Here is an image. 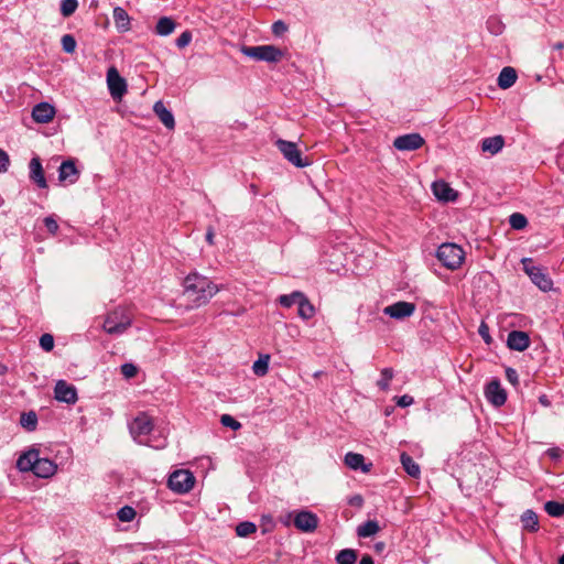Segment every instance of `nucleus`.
<instances>
[{
    "label": "nucleus",
    "instance_id": "obj_1",
    "mask_svg": "<svg viewBox=\"0 0 564 564\" xmlns=\"http://www.w3.org/2000/svg\"><path fill=\"white\" fill-rule=\"evenodd\" d=\"M184 296L188 301L187 308L206 305L220 291V286L197 272L189 273L183 282Z\"/></svg>",
    "mask_w": 564,
    "mask_h": 564
},
{
    "label": "nucleus",
    "instance_id": "obj_2",
    "mask_svg": "<svg viewBox=\"0 0 564 564\" xmlns=\"http://www.w3.org/2000/svg\"><path fill=\"white\" fill-rule=\"evenodd\" d=\"M20 471H32L40 478H48L56 473V464L48 458H41L39 449L30 448L20 455L17 460Z\"/></svg>",
    "mask_w": 564,
    "mask_h": 564
},
{
    "label": "nucleus",
    "instance_id": "obj_3",
    "mask_svg": "<svg viewBox=\"0 0 564 564\" xmlns=\"http://www.w3.org/2000/svg\"><path fill=\"white\" fill-rule=\"evenodd\" d=\"M436 258L446 269L456 270L464 262L465 251L456 243L445 242L437 248Z\"/></svg>",
    "mask_w": 564,
    "mask_h": 564
},
{
    "label": "nucleus",
    "instance_id": "obj_4",
    "mask_svg": "<svg viewBox=\"0 0 564 564\" xmlns=\"http://www.w3.org/2000/svg\"><path fill=\"white\" fill-rule=\"evenodd\" d=\"M240 51L250 58L268 63L280 62L283 57V52L274 45L242 46Z\"/></svg>",
    "mask_w": 564,
    "mask_h": 564
},
{
    "label": "nucleus",
    "instance_id": "obj_5",
    "mask_svg": "<svg viewBox=\"0 0 564 564\" xmlns=\"http://www.w3.org/2000/svg\"><path fill=\"white\" fill-rule=\"evenodd\" d=\"M131 323V317L123 310H115L106 316L102 328L109 335H121Z\"/></svg>",
    "mask_w": 564,
    "mask_h": 564
},
{
    "label": "nucleus",
    "instance_id": "obj_6",
    "mask_svg": "<svg viewBox=\"0 0 564 564\" xmlns=\"http://www.w3.org/2000/svg\"><path fill=\"white\" fill-rule=\"evenodd\" d=\"M275 145L283 154L284 159L296 167H305L311 164L308 158H303L297 144L283 139H278Z\"/></svg>",
    "mask_w": 564,
    "mask_h": 564
},
{
    "label": "nucleus",
    "instance_id": "obj_7",
    "mask_svg": "<svg viewBox=\"0 0 564 564\" xmlns=\"http://www.w3.org/2000/svg\"><path fill=\"white\" fill-rule=\"evenodd\" d=\"M523 270L531 281L543 292L550 291L553 286L551 278L540 267L534 265L530 258L522 259Z\"/></svg>",
    "mask_w": 564,
    "mask_h": 564
},
{
    "label": "nucleus",
    "instance_id": "obj_8",
    "mask_svg": "<svg viewBox=\"0 0 564 564\" xmlns=\"http://www.w3.org/2000/svg\"><path fill=\"white\" fill-rule=\"evenodd\" d=\"M153 430V421L145 413L140 412L130 423L129 431L134 441L143 443L142 437L148 436Z\"/></svg>",
    "mask_w": 564,
    "mask_h": 564
},
{
    "label": "nucleus",
    "instance_id": "obj_9",
    "mask_svg": "<svg viewBox=\"0 0 564 564\" xmlns=\"http://www.w3.org/2000/svg\"><path fill=\"white\" fill-rule=\"evenodd\" d=\"M195 484L194 475L185 469L173 471L169 477V488L178 494L188 492Z\"/></svg>",
    "mask_w": 564,
    "mask_h": 564
},
{
    "label": "nucleus",
    "instance_id": "obj_10",
    "mask_svg": "<svg viewBox=\"0 0 564 564\" xmlns=\"http://www.w3.org/2000/svg\"><path fill=\"white\" fill-rule=\"evenodd\" d=\"M485 397L496 408L503 405L507 401V392L498 379H492L486 384Z\"/></svg>",
    "mask_w": 564,
    "mask_h": 564
},
{
    "label": "nucleus",
    "instance_id": "obj_11",
    "mask_svg": "<svg viewBox=\"0 0 564 564\" xmlns=\"http://www.w3.org/2000/svg\"><path fill=\"white\" fill-rule=\"evenodd\" d=\"M107 84L110 95L113 99H121L127 93V83L120 76L116 67H110L107 72Z\"/></svg>",
    "mask_w": 564,
    "mask_h": 564
},
{
    "label": "nucleus",
    "instance_id": "obj_12",
    "mask_svg": "<svg viewBox=\"0 0 564 564\" xmlns=\"http://www.w3.org/2000/svg\"><path fill=\"white\" fill-rule=\"evenodd\" d=\"M415 312V304L405 301H399L383 308V313L394 319L410 317Z\"/></svg>",
    "mask_w": 564,
    "mask_h": 564
},
{
    "label": "nucleus",
    "instance_id": "obj_13",
    "mask_svg": "<svg viewBox=\"0 0 564 564\" xmlns=\"http://www.w3.org/2000/svg\"><path fill=\"white\" fill-rule=\"evenodd\" d=\"M294 527L302 532H314L318 525V518L315 513L302 510L295 513L293 520Z\"/></svg>",
    "mask_w": 564,
    "mask_h": 564
},
{
    "label": "nucleus",
    "instance_id": "obj_14",
    "mask_svg": "<svg viewBox=\"0 0 564 564\" xmlns=\"http://www.w3.org/2000/svg\"><path fill=\"white\" fill-rule=\"evenodd\" d=\"M424 144V139L419 133L403 134L394 139L393 145L399 151H414Z\"/></svg>",
    "mask_w": 564,
    "mask_h": 564
},
{
    "label": "nucleus",
    "instance_id": "obj_15",
    "mask_svg": "<svg viewBox=\"0 0 564 564\" xmlns=\"http://www.w3.org/2000/svg\"><path fill=\"white\" fill-rule=\"evenodd\" d=\"M54 394L55 399L59 402L74 404L77 401L76 388L64 380H59L56 382L54 388Z\"/></svg>",
    "mask_w": 564,
    "mask_h": 564
},
{
    "label": "nucleus",
    "instance_id": "obj_16",
    "mask_svg": "<svg viewBox=\"0 0 564 564\" xmlns=\"http://www.w3.org/2000/svg\"><path fill=\"white\" fill-rule=\"evenodd\" d=\"M79 174L75 161L72 159L63 161L58 167V181L63 184H75L79 178Z\"/></svg>",
    "mask_w": 564,
    "mask_h": 564
},
{
    "label": "nucleus",
    "instance_id": "obj_17",
    "mask_svg": "<svg viewBox=\"0 0 564 564\" xmlns=\"http://www.w3.org/2000/svg\"><path fill=\"white\" fill-rule=\"evenodd\" d=\"M55 116V108L48 102H40L32 110V118L37 123H48Z\"/></svg>",
    "mask_w": 564,
    "mask_h": 564
},
{
    "label": "nucleus",
    "instance_id": "obj_18",
    "mask_svg": "<svg viewBox=\"0 0 564 564\" xmlns=\"http://www.w3.org/2000/svg\"><path fill=\"white\" fill-rule=\"evenodd\" d=\"M507 345L510 349L523 351L530 346V338L525 332L512 330L508 334Z\"/></svg>",
    "mask_w": 564,
    "mask_h": 564
},
{
    "label": "nucleus",
    "instance_id": "obj_19",
    "mask_svg": "<svg viewBox=\"0 0 564 564\" xmlns=\"http://www.w3.org/2000/svg\"><path fill=\"white\" fill-rule=\"evenodd\" d=\"M29 170L31 181H33L40 188H46L47 183L40 158L35 156L31 159Z\"/></svg>",
    "mask_w": 564,
    "mask_h": 564
},
{
    "label": "nucleus",
    "instance_id": "obj_20",
    "mask_svg": "<svg viewBox=\"0 0 564 564\" xmlns=\"http://www.w3.org/2000/svg\"><path fill=\"white\" fill-rule=\"evenodd\" d=\"M433 194L443 202H454L457 193L444 181H436L432 185Z\"/></svg>",
    "mask_w": 564,
    "mask_h": 564
},
{
    "label": "nucleus",
    "instance_id": "obj_21",
    "mask_svg": "<svg viewBox=\"0 0 564 564\" xmlns=\"http://www.w3.org/2000/svg\"><path fill=\"white\" fill-rule=\"evenodd\" d=\"M153 111L164 124L165 128L172 130L175 127V120L173 113L165 107L163 101L159 100L153 106Z\"/></svg>",
    "mask_w": 564,
    "mask_h": 564
},
{
    "label": "nucleus",
    "instance_id": "obj_22",
    "mask_svg": "<svg viewBox=\"0 0 564 564\" xmlns=\"http://www.w3.org/2000/svg\"><path fill=\"white\" fill-rule=\"evenodd\" d=\"M520 521L522 524V529L528 532H536L540 529L539 517L536 512L531 509L525 510L521 517Z\"/></svg>",
    "mask_w": 564,
    "mask_h": 564
},
{
    "label": "nucleus",
    "instance_id": "obj_23",
    "mask_svg": "<svg viewBox=\"0 0 564 564\" xmlns=\"http://www.w3.org/2000/svg\"><path fill=\"white\" fill-rule=\"evenodd\" d=\"M345 464L354 470L361 469L364 473H368L371 466L365 464V457L361 454L352 452L345 455Z\"/></svg>",
    "mask_w": 564,
    "mask_h": 564
},
{
    "label": "nucleus",
    "instance_id": "obj_24",
    "mask_svg": "<svg viewBox=\"0 0 564 564\" xmlns=\"http://www.w3.org/2000/svg\"><path fill=\"white\" fill-rule=\"evenodd\" d=\"M113 22L119 32H127L130 30V18L127 11L121 7L113 9Z\"/></svg>",
    "mask_w": 564,
    "mask_h": 564
},
{
    "label": "nucleus",
    "instance_id": "obj_25",
    "mask_svg": "<svg viewBox=\"0 0 564 564\" xmlns=\"http://www.w3.org/2000/svg\"><path fill=\"white\" fill-rule=\"evenodd\" d=\"M517 72L512 67H503L498 76V86L501 89H508L514 85L517 80Z\"/></svg>",
    "mask_w": 564,
    "mask_h": 564
},
{
    "label": "nucleus",
    "instance_id": "obj_26",
    "mask_svg": "<svg viewBox=\"0 0 564 564\" xmlns=\"http://www.w3.org/2000/svg\"><path fill=\"white\" fill-rule=\"evenodd\" d=\"M505 144V140L501 135H495L486 138L481 142V150L491 154L498 153Z\"/></svg>",
    "mask_w": 564,
    "mask_h": 564
},
{
    "label": "nucleus",
    "instance_id": "obj_27",
    "mask_svg": "<svg viewBox=\"0 0 564 564\" xmlns=\"http://www.w3.org/2000/svg\"><path fill=\"white\" fill-rule=\"evenodd\" d=\"M305 294L301 291H293L292 293L290 294H282L278 297V303L285 307V308H290L292 307L293 305H299L300 302L304 299Z\"/></svg>",
    "mask_w": 564,
    "mask_h": 564
},
{
    "label": "nucleus",
    "instance_id": "obj_28",
    "mask_svg": "<svg viewBox=\"0 0 564 564\" xmlns=\"http://www.w3.org/2000/svg\"><path fill=\"white\" fill-rule=\"evenodd\" d=\"M316 314L315 306L311 303L308 297L305 295L304 299L297 305V315L303 321L313 318Z\"/></svg>",
    "mask_w": 564,
    "mask_h": 564
},
{
    "label": "nucleus",
    "instance_id": "obj_29",
    "mask_svg": "<svg viewBox=\"0 0 564 564\" xmlns=\"http://www.w3.org/2000/svg\"><path fill=\"white\" fill-rule=\"evenodd\" d=\"M401 464L404 470L413 478H417L421 474L420 466L414 462V459L408 455L406 453H402L400 456Z\"/></svg>",
    "mask_w": 564,
    "mask_h": 564
},
{
    "label": "nucleus",
    "instance_id": "obj_30",
    "mask_svg": "<svg viewBox=\"0 0 564 564\" xmlns=\"http://www.w3.org/2000/svg\"><path fill=\"white\" fill-rule=\"evenodd\" d=\"M380 531V525L376 520H368L365 523L358 525L357 535L359 538H370Z\"/></svg>",
    "mask_w": 564,
    "mask_h": 564
},
{
    "label": "nucleus",
    "instance_id": "obj_31",
    "mask_svg": "<svg viewBox=\"0 0 564 564\" xmlns=\"http://www.w3.org/2000/svg\"><path fill=\"white\" fill-rule=\"evenodd\" d=\"M176 24L171 18L162 17L156 23L155 33L161 36H167L174 32Z\"/></svg>",
    "mask_w": 564,
    "mask_h": 564
},
{
    "label": "nucleus",
    "instance_id": "obj_32",
    "mask_svg": "<svg viewBox=\"0 0 564 564\" xmlns=\"http://www.w3.org/2000/svg\"><path fill=\"white\" fill-rule=\"evenodd\" d=\"M358 558V553L352 549H344L339 551L336 555L337 564H356Z\"/></svg>",
    "mask_w": 564,
    "mask_h": 564
},
{
    "label": "nucleus",
    "instance_id": "obj_33",
    "mask_svg": "<svg viewBox=\"0 0 564 564\" xmlns=\"http://www.w3.org/2000/svg\"><path fill=\"white\" fill-rule=\"evenodd\" d=\"M269 361H270L269 355H260L258 360H256L253 362V366H252L253 373L258 377L265 376L269 370Z\"/></svg>",
    "mask_w": 564,
    "mask_h": 564
},
{
    "label": "nucleus",
    "instance_id": "obj_34",
    "mask_svg": "<svg viewBox=\"0 0 564 564\" xmlns=\"http://www.w3.org/2000/svg\"><path fill=\"white\" fill-rule=\"evenodd\" d=\"M20 423L25 430L34 431L37 425V416H36L35 412L30 411L28 413H22Z\"/></svg>",
    "mask_w": 564,
    "mask_h": 564
},
{
    "label": "nucleus",
    "instance_id": "obj_35",
    "mask_svg": "<svg viewBox=\"0 0 564 564\" xmlns=\"http://www.w3.org/2000/svg\"><path fill=\"white\" fill-rule=\"evenodd\" d=\"M509 224L512 229L521 230L528 225L527 217L521 213H513L509 217Z\"/></svg>",
    "mask_w": 564,
    "mask_h": 564
},
{
    "label": "nucleus",
    "instance_id": "obj_36",
    "mask_svg": "<svg viewBox=\"0 0 564 564\" xmlns=\"http://www.w3.org/2000/svg\"><path fill=\"white\" fill-rule=\"evenodd\" d=\"M544 510L551 517H562L564 514V503L547 501L544 505Z\"/></svg>",
    "mask_w": 564,
    "mask_h": 564
},
{
    "label": "nucleus",
    "instance_id": "obj_37",
    "mask_svg": "<svg viewBox=\"0 0 564 564\" xmlns=\"http://www.w3.org/2000/svg\"><path fill=\"white\" fill-rule=\"evenodd\" d=\"M393 378V370L391 368H383L381 370V378L377 381V386L382 391H387L390 386V381Z\"/></svg>",
    "mask_w": 564,
    "mask_h": 564
},
{
    "label": "nucleus",
    "instance_id": "obj_38",
    "mask_svg": "<svg viewBox=\"0 0 564 564\" xmlns=\"http://www.w3.org/2000/svg\"><path fill=\"white\" fill-rule=\"evenodd\" d=\"M257 527L253 522L243 521L236 527V533L238 536L246 538L251 533L256 532Z\"/></svg>",
    "mask_w": 564,
    "mask_h": 564
},
{
    "label": "nucleus",
    "instance_id": "obj_39",
    "mask_svg": "<svg viewBox=\"0 0 564 564\" xmlns=\"http://www.w3.org/2000/svg\"><path fill=\"white\" fill-rule=\"evenodd\" d=\"M487 28L489 32L494 35H500L505 30V24L497 17H491L487 21Z\"/></svg>",
    "mask_w": 564,
    "mask_h": 564
},
{
    "label": "nucleus",
    "instance_id": "obj_40",
    "mask_svg": "<svg viewBox=\"0 0 564 564\" xmlns=\"http://www.w3.org/2000/svg\"><path fill=\"white\" fill-rule=\"evenodd\" d=\"M77 7V0H62L61 13L63 17L68 18L76 11Z\"/></svg>",
    "mask_w": 564,
    "mask_h": 564
},
{
    "label": "nucleus",
    "instance_id": "obj_41",
    "mask_svg": "<svg viewBox=\"0 0 564 564\" xmlns=\"http://www.w3.org/2000/svg\"><path fill=\"white\" fill-rule=\"evenodd\" d=\"M62 47L65 53L73 54L76 50V40L72 34H65L61 39Z\"/></svg>",
    "mask_w": 564,
    "mask_h": 564
},
{
    "label": "nucleus",
    "instance_id": "obj_42",
    "mask_svg": "<svg viewBox=\"0 0 564 564\" xmlns=\"http://www.w3.org/2000/svg\"><path fill=\"white\" fill-rule=\"evenodd\" d=\"M220 423L226 426V427H229L234 431H238L241 429V423L238 422L234 416L229 415V414H223L220 416Z\"/></svg>",
    "mask_w": 564,
    "mask_h": 564
},
{
    "label": "nucleus",
    "instance_id": "obj_43",
    "mask_svg": "<svg viewBox=\"0 0 564 564\" xmlns=\"http://www.w3.org/2000/svg\"><path fill=\"white\" fill-rule=\"evenodd\" d=\"M135 517V511L131 507H123L118 511V518L123 522H129Z\"/></svg>",
    "mask_w": 564,
    "mask_h": 564
},
{
    "label": "nucleus",
    "instance_id": "obj_44",
    "mask_svg": "<svg viewBox=\"0 0 564 564\" xmlns=\"http://www.w3.org/2000/svg\"><path fill=\"white\" fill-rule=\"evenodd\" d=\"M40 346L44 351H51L54 348V337L51 334H43L40 337Z\"/></svg>",
    "mask_w": 564,
    "mask_h": 564
},
{
    "label": "nucleus",
    "instance_id": "obj_45",
    "mask_svg": "<svg viewBox=\"0 0 564 564\" xmlns=\"http://www.w3.org/2000/svg\"><path fill=\"white\" fill-rule=\"evenodd\" d=\"M192 41V33L189 31H184L177 39H176V46L178 48H183L187 46Z\"/></svg>",
    "mask_w": 564,
    "mask_h": 564
},
{
    "label": "nucleus",
    "instance_id": "obj_46",
    "mask_svg": "<svg viewBox=\"0 0 564 564\" xmlns=\"http://www.w3.org/2000/svg\"><path fill=\"white\" fill-rule=\"evenodd\" d=\"M137 372L138 369L133 364L127 362L121 366V373L128 379L133 378L137 375Z\"/></svg>",
    "mask_w": 564,
    "mask_h": 564
},
{
    "label": "nucleus",
    "instance_id": "obj_47",
    "mask_svg": "<svg viewBox=\"0 0 564 564\" xmlns=\"http://www.w3.org/2000/svg\"><path fill=\"white\" fill-rule=\"evenodd\" d=\"M286 31H288V25L281 20L275 21L272 24V33L276 36L284 34Z\"/></svg>",
    "mask_w": 564,
    "mask_h": 564
},
{
    "label": "nucleus",
    "instance_id": "obj_48",
    "mask_svg": "<svg viewBox=\"0 0 564 564\" xmlns=\"http://www.w3.org/2000/svg\"><path fill=\"white\" fill-rule=\"evenodd\" d=\"M506 378L512 386L517 387L519 384V375L516 369L507 368Z\"/></svg>",
    "mask_w": 564,
    "mask_h": 564
},
{
    "label": "nucleus",
    "instance_id": "obj_49",
    "mask_svg": "<svg viewBox=\"0 0 564 564\" xmlns=\"http://www.w3.org/2000/svg\"><path fill=\"white\" fill-rule=\"evenodd\" d=\"M10 164L9 155L6 151L0 149V173H4L8 171Z\"/></svg>",
    "mask_w": 564,
    "mask_h": 564
},
{
    "label": "nucleus",
    "instance_id": "obj_50",
    "mask_svg": "<svg viewBox=\"0 0 564 564\" xmlns=\"http://www.w3.org/2000/svg\"><path fill=\"white\" fill-rule=\"evenodd\" d=\"M44 225L46 229L53 235H55L58 230L57 221L51 216L44 218Z\"/></svg>",
    "mask_w": 564,
    "mask_h": 564
},
{
    "label": "nucleus",
    "instance_id": "obj_51",
    "mask_svg": "<svg viewBox=\"0 0 564 564\" xmlns=\"http://www.w3.org/2000/svg\"><path fill=\"white\" fill-rule=\"evenodd\" d=\"M478 333L479 335L482 337V339L487 343V344H490L491 343V337L489 335V328L488 326L485 324V323H481L479 328H478Z\"/></svg>",
    "mask_w": 564,
    "mask_h": 564
},
{
    "label": "nucleus",
    "instance_id": "obj_52",
    "mask_svg": "<svg viewBox=\"0 0 564 564\" xmlns=\"http://www.w3.org/2000/svg\"><path fill=\"white\" fill-rule=\"evenodd\" d=\"M412 403H413V398L408 394L400 397L397 402V404L401 408H406V406L411 405Z\"/></svg>",
    "mask_w": 564,
    "mask_h": 564
},
{
    "label": "nucleus",
    "instance_id": "obj_53",
    "mask_svg": "<svg viewBox=\"0 0 564 564\" xmlns=\"http://www.w3.org/2000/svg\"><path fill=\"white\" fill-rule=\"evenodd\" d=\"M348 503L350 506L360 508L364 505V498L360 495H355L349 498Z\"/></svg>",
    "mask_w": 564,
    "mask_h": 564
},
{
    "label": "nucleus",
    "instance_id": "obj_54",
    "mask_svg": "<svg viewBox=\"0 0 564 564\" xmlns=\"http://www.w3.org/2000/svg\"><path fill=\"white\" fill-rule=\"evenodd\" d=\"M214 237H215L214 229L212 227H209L206 232V240L209 245H214Z\"/></svg>",
    "mask_w": 564,
    "mask_h": 564
},
{
    "label": "nucleus",
    "instance_id": "obj_55",
    "mask_svg": "<svg viewBox=\"0 0 564 564\" xmlns=\"http://www.w3.org/2000/svg\"><path fill=\"white\" fill-rule=\"evenodd\" d=\"M359 564H375L372 557L368 554H365L361 560H360V563Z\"/></svg>",
    "mask_w": 564,
    "mask_h": 564
},
{
    "label": "nucleus",
    "instance_id": "obj_56",
    "mask_svg": "<svg viewBox=\"0 0 564 564\" xmlns=\"http://www.w3.org/2000/svg\"><path fill=\"white\" fill-rule=\"evenodd\" d=\"M547 454L550 455V457L552 458H558L560 455H558V449L557 448H551L547 451Z\"/></svg>",
    "mask_w": 564,
    "mask_h": 564
},
{
    "label": "nucleus",
    "instance_id": "obj_57",
    "mask_svg": "<svg viewBox=\"0 0 564 564\" xmlns=\"http://www.w3.org/2000/svg\"><path fill=\"white\" fill-rule=\"evenodd\" d=\"M540 403L543 404L544 406H549L550 405V401L547 400V397L546 395H542L540 397L539 399Z\"/></svg>",
    "mask_w": 564,
    "mask_h": 564
},
{
    "label": "nucleus",
    "instance_id": "obj_58",
    "mask_svg": "<svg viewBox=\"0 0 564 564\" xmlns=\"http://www.w3.org/2000/svg\"><path fill=\"white\" fill-rule=\"evenodd\" d=\"M7 372H8V367L4 364L0 362V376L6 375Z\"/></svg>",
    "mask_w": 564,
    "mask_h": 564
},
{
    "label": "nucleus",
    "instance_id": "obj_59",
    "mask_svg": "<svg viewBox=\"0 0 564 564\" xmlns=\"http://www.w3.org/2000/svg\"><path fill=\"white\" fill-rule=\"evenodd\" d=\"M376 550L378 552L382 551L384 549V543L383 542H378L376 545H375Z\"/></svg>",
    "mask_w": 564,
    "mask_h": 564
},
{
    "label": "nucleus",
    "instance_id": "obj_60",
    "mask_svg": "<svg viewBox=\"0 0 564 564\" xmlns=\"http://www.w3.org/2000/svg\"><path fill=\"white\" fill-rule=\"evenodd\" d=\"M553 48L554 50H562L564 48V43L563 42H557L553 45Z\"/></svg>",
    "mask_w": 564,
    "mask_h": 564
},
{
    "label": "nucleus",
    "instance_id": "obj_61",
    "mask_svg": "<svg viewBox=\"0 0 564 564\" xmlns=\"http://www.w3.org/2000/svg\"><path fill=\"white\" fill-rule=\"evenodd\" d=\"M558 564H564V554L558 557Z\"/></svg>",
    "mask_w": 564,
    "mask_h": 564
}]
</instances>
